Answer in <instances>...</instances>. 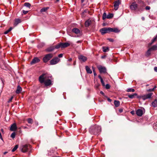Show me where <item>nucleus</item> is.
<instances>
[{
  "label": "nucleus",
  "mask_w": 157,
  "mask_h": 157,
  "mask_svg": "<svg viewBox=\"0 0 157 157\" xmlns=\"http://www.w3.org/2000/svg\"><path fill=\"white\" fill-rule=\"evenodd\" d=\"M46 73H43L40 75L39 78V81L40 83H44L46 86H48L52 84V82L51 80L48 79L45 80L47 78H51L52 76H47Z\"/></svg>",
  "instance_id": "1"
},
{
  "label": "nucleus",
  "mask_w": 157,
  "mask_h": 157,
  "mask_svg": "<svg viewBox=\"0 0 157 157\" xmlns=\"http://www.w3.org/2000/svg\"><path fill=\"white\" fill-rule=\"evenodd\" d=\"M89 132L91 134L98 135L101 132V128L100 126L98 125H92L90 127Z\"/></svg>",
  "instance_id": "2"
},
{
  "label": "nucleus",
  "mask_w": 157,
  "mask_h": 157,
  "mask_svg": "<svg viewBox=\"0 0 157 157\" xmlns=\"http://www.w3.org/2000/svg\"><path fill=\"white\" fill-rule=\"evenodd\" d=\"M53 56L52 54L50 53L46 55L43 59L44 63H46Z\"/></svg>",
  "instance_id": "3"
},
{
  "label": "nucleus",
  "mask_w": 157,
  "mask_h": 157,
  "mask_svg": "<svg viewBox=\"0 0 157 157\" xmlns=\"http://www.w3.org/2000/svg\"><path fill=\"white\" fill-rule=\"evenodd\" d=\"M31 147V145H30L25 144L23 145L21 147V151L23 152H25L28 151Z\"/></svg>",
  "instance_id": "4"
},
{
  "label": "nucleus",
  "mask_w": 157,
  "mask_h": 157,
  "mask_svg": "<svg viewBox=\"0 0 157 157\" xmlns=\"http://www.w3.org/2000/svg\"><path fill=\"white\" fill-rule=\"evenodd\" d=\"M60 59L57 57H56L51 59L50 62L51 65H55L59 62Z\"/></svg>",
  "instance_id": "5"
},
{
  "label": "nucleus",
  "mask_w": 157,
  "mask_h": 157,
  "mask_svg": "<svg viewBox=\"0 0 157 157\" xmlns=\"http://www.w3.org/2000/svg\"><path fill=\"white\" fill-rule=\"evenodd\" d=\"M130 8L132 10H136L138 9V5L135 2H133L130 6Z\"/></svg>",
  "instance_id": "6"
},
{
  "label": "nucleus",
  "mask_w": 157,
  "mask_h": 157,
  "mask_svg": "<svg viewBox=\"0 0 157 157\" xmlns=\"http://www.w3.org/2000/svg\"><path fill=\"white\" fill-rule=\"evenodd\" d=\"M100 73H105L106 72V69L105 67L101 66H99L98 67Z\"/></svg>",
  "instance_id": "7"
},
{
  "label": "nucleus",
  "mask_w": 157,
  "mask_h": 157,
  "mask_svg": "<svg viewBox=\"0 0 157 157\" xmlns=\"http://www.w3.org/2000/svg\"><path fill=\"white\" fill-rule=\"evenodd\" d=\"M114 9L116 10H118L119 5L120 4V2L119 0L117 1H115L114 3Z\"/></svg>",
  "instance_id": "8"
},
{
  "label": "nucleus",
  "mask_w": 157,
  "mask_h": 157,
  "mask_svg": "<svg viewBox=\"0 0 157 157\" xmlns=\"http://www.w3.org/2000/svg\"><path fill=\"white\" fill-rule=\"evenodd\" d=\"M78 58L81 61L83 62L86 61L87 59L86 57L83 55L79 56H78Z\"/></svg>",
  "instance_id": "9"
},
{
  "label": "nucleus",
  "mask_w": 157,
  "mask_h": 157,
  "mask_svg": "<svg viewBox=\"0 0 157 157\" xmlns=\"http://www.w3.org/2000/svg\"><path fill=\"white\" fill-rule=\"evenodd\" d=\"M17 128L16 124L14 123L12 124L10 127V130L11 131H15Z\"/></svg>",
  "instance_id": "10"
},
{
  "label": "nucleus",
  "mask_w": 157,
  "mask_h": 157,
  "mask_svg": "<svg viewBox=\"0 0 157 157\" xmlns=\"http://www.w3.org/2000/svg\"><path fill=\"white\" fill-rule=\"evenodd\" d=\"M40 61V59L37 57H35L31 62V64H33L39 62Z\"/></svg>",
  "instance_id": "11"
},
{
  "label": "nucleus",
  "mask_w": 157,
  "mask_h": 157,
  "mask_svg": "<svg viewBox=\"0 0 157 157\" xmlns=\"http://www.w3.org/2000/svg\"><path fill=\"white\" fill-rule=\"evenodd\" d=\"M100 31L102 35L108 33V28H104L101 29L100 30Z\"/></svg>",
  "instance_id": "12"
},
{
  "label": "nucleus",
  "mask_w": 157,
  "mask_h": 157,
  "mask_svg": "<svg viewBox=\"0 0 157 157\" xmlns=\"http://www.w3.org/2000/svg\"><path fill=\"white\" fill-rule=\"evenodd\" d=\"M136 113L137 116L141 117L143 114V111L141 109H138L136 111Z\"/></svg>",
  "instance_id": "13"
},
{
  "label": "nucleus",
  "mask_w": 157,
  "mask_h": 157,
  "mask_svg": "<svg viewBox=\"0 0 157 157\" xmlns=\"http://www.w3.org/2000/svg\"><path fill=\"white\" fill-rule=\"evenodd\" d=\"M61 48H64L70 46V44L67 42L64 43H61Z\"/></svg>",
  "instance_id": "14"
},
{
  "label": "nucleus",
  "mask_w": 157,
  "mask_h": 157,
  "mask_svg": "<svg viewBox=\"0 0 157 157\" xmlns=\"http://www.w3.org/2000/svg\"><path fill=\"white\" fill-rule=\"evenodd\" d=\"M91 21L89 19L86 21L85 23V25L86 27H88L91 24Z\"/></svg>",
  "instance_id": "15"
},
{
  "label": "nucleus",
  "mask_w": 157,
  "mask_h": 157,
  "mask_svg": "<svg viewBox=\"0 0 157 157\" xmlns=\"http://www.w3.org/2000/svg\"><path fill=\"white\" fill-rule=\"evenodd\" d=\"M72 32L76 34H78L80 33L79 30L77 28H74L72 29Z\"/></svg>",
  "instance_id": "16"
},
{
  "label": "nucleus",
  "mask_w": 157,
  "mask_h": 157,
  "mask_svg": "<svg viewBox=\"0 0 157 157\" xmlns=\"http://www.w3.org/2000/svg\"><path fill=\"white\" fill-rule=\"evenodd\" d=\"M22 90L21 87L19 86L18 85L17 86V89L16 91V93L17 94H20Z\"/></svg>",
  "instance_id": "17"
},
{
  "label": "nucleus",
  "mask_w": 157,
  "mask_h": 157,
  "mask_svg": "<svg viewBox=\"0 0 157 157\" xmlns=\"http://www.w3.org/2000/svg\"><path fill=\"white\" fill-rule=\"evenodd\" d=\"M85 69L87 73L91 74L92 73V71L88 66L85 67Z\"/></svg>",
  "instance_id": "18"
},
{
  "label": "nucleus",
  "mask_w": 157,
  "mask_h": 157,
  "mask_svg": "<svg viewBox=\"0 0 157 157\" xmlns=\"http://www.w3.org/2000/svg\"><path fill=\"white\" fill-rule=\"evenodd\" d=\"M54 46L50 47L46 49V51L48 52H51L53 51L55 49Z\"/></svg>",
  "instance_id": "19"
},
{
  "label": "nucleus",
  "mask_w": 157,
  "mask_h": 157,
  "mask_svg": "<svg viewBox=\"0 0 157 157\" xmlns=\"http://www.w3.org/2000/svg\"><path fill=\"white\" fill-rule=\"evenodd\" d=\"M136 96H138L137 94L136 93H135V94H132L129 95H128V97L129 98H131V99H132V98H135V97Z\"/></svg>",
  "instance_id": "20"
},
{
  "label": "nucleus",
  "mask_w": 157,
  "mask_h": 157,
  "mask_svg": "<svg viewBox=\"0 0 157 157\" xmlns=\"http://www.w3.org/2000/svg\"><path fill=\"white\" fill-rule=\"evenodd\" d=\"M114 104L116 107H118L120 105V101H119L115 100L114 101Z\"/></svg>",
  "instance_id": "21"
},
{
  "label": "nucleus",
  "mask_w": 157,
  "mask_h": 157,
  "mask_svg": "<svg viewBox=\"0 0 157 157\" xmlns=\"http://www.w3.org/2000/svg\"><path fill=\"white\" fill-rule=\"evenodd\" d=\"M157 39V35L155 37L151 40V42L149 44V45H151L153 44Z\"/></svg>",
  "instance_id": "22"
},
{
  "label": "nucleus",
  "mask_w": 157,
  "mask_h": 157,
  "mask_svg": "<svg viewBox=\"0 0 157 157\" xmlns=\"http://www.w3.org/2000/svg\"><path fill=\"white\" fill-rule=\"evenodd\" d=\"M137 97L139 99L142 98L144 100L147 99L145 95L143 96H138Z\"/></svg>",
  "instance_id": "23"
},
{
  "label": "nucleus",
  "mask_w": 157,
  "mask_h": 157,
  "mask_svg": "<svg viewBox=\"0 0 157 157\" xmlns=\"http://www.w3.org/2000/svg\"><path fill=\"white\" fill-rule=\"evenodd\" d=\"M150 49L152 50H157V45H155L149 48Z\"/></svg>",
  "instance_id": "24"
},
{
  "label": "nucleus",
  "mask_w": 157,
  "mask_h": 157,
  "mask_svg": "<svg viewBox=\"0 0 157 157\" xmlns=\"http://www.w3.org/2000/svg\"><path fill=\"white\" fill-rule=\"evenodd\" d=\"M151 49H150V48H149L148 50L147 51V52H146V56H147V57H148L151 54Z\"/></svg>",
  "instance_id": "25"
},
{
  "label": "nucleus",
  "mask_w": 157,
  "mask_h": 157,
  "mask_svg": "<svg viewBox=\"0 0 157 157\" xmlns=\"http://www.w3.org/2000/svg\"><path fill=\"white\" fill-rule=\"evenodd\" d=\"M152 105L154 107H157V99H155L152 103Z\"/></svg>",
  "instance_id": "26"
},
{
  "label": "nucleus",
  "mask_w": 157,
  "mask_h": 157,
  "mask_svg": "<svg viewBox=\"0 0 157 157\" xmlns=\"http://www.w3.org/2000/svg\"><path fill=\"white\" fill-rule=\"evenodd\" d=\"M49 8L48 7H44L42 8L40 10V12L41 13L43 12H45Z\"/></svg>",
  "instance_id": "27"
},
{
  "label": "nucleus",
  "mask_w": 157,
  "mask_h": 157,
  "mask_svg": "<svg viewBox=\"0 0 157 157\" xmlns=\"http://www.w3.org/2000/svg\"><path fill=\"white\" fill-rule=\"evenodd\" d=\"M103 51L104 52H106L109 50V48L107 47H102Z\"/></svg>",
  "instance_id": "28"
},
{
  "label": "nucleus",
  "mask_w": 157,
  "mask_h": 157,
  "mask_svg": "<svg viewBox=\"0 0 157 157\" xmlns=\"http://www.w3.org/2000/svg\"><path fill=\"white\" fill-rule=\"evenodd\" d=\"M55 48L58 49L60 48H61V44L60 43L58 44H57L55 46H54Z\"/></svg>",
  "instance_id": "29"
},
{
  "label": "nucleus",
  "mask_w": 157,
  "mask_h": 157,
  "mask_svg": "<svg viewBox=\"0 0 157 157\" xmlns=\"http://www.w3.org/2000/svg\"><path fill=\"white\" fill-rule=\"evenodd\" d=\"M152 94V93H150L145 95L147 99L150 98Z\"/></svg>",
  "instance_id": "30"
},
{
  "label": "nucleus",
  "mask_w": 157,
  "mask_h": 157,
  "mask_svg": "<svg viewBox=\"0 0 157 157\" xmlns=\"http://www.w3.org/2000/svg\"><path fill=\"white\" fill-rule=\"evenodd\" d=\"M27 121L29 124H32L33 123V120L30 118H29L28 119Z\"/></svg>",
  "instance_id": "31"
},
{
  "label": "nucleus",
  "mask_w": 157,
  "mask_h": 157,
  "mask_svg": "<svg viewBox=\"0 0 157 157\" xmlns=\"http://www.w3.org/2000/svg\"><path fill=\"white\" fill-rule=\"evenodd\" d=\"M21 22L20 19H16L15 20V24L17 25L18 23H20Z\"/></svg>",
  "instance_id": "32"
},
{
  "label": "nucleus",
  "mask_w": 157,
  "mask_h": 157,
  "mask_svg": "<svg viewBox=\"0 0 157 157\" xmlns=\"http://www.w3.org/2000/svg\"><path fill=\"white\" fill-rule=\"evenodd\" d=\"M113 14L112 13H110L107 16V18L108 19H110L112 18L113 17Z\"/></svg>",
  "instance_id": "33"
},
{
  "label": "nucleus",
  "mask_w": 157,
  "mask_h": 157,
  "mask_svg": "<svg viewBox=\"0 0 157 157\" xmlns=\"http://www.w3.org/2000/svg\"><path fill=\"white\" fill-rule=\"evenodd\" d=\"M18 145H16L14 147H13V149L12 150V152H14L18 148Z\"/></svg>",
  "instance_id": "34"
},
{
  "label": "nucleus",
  "mask_w": 157,
  "mask_h": 157,
  "mask_svg": "<svg viewBox=\"0 0 157 157\" xmlns=\"http://www.w3.org/2000/svg\"><path fill=\"white\" fill-rule=\"evenodd\" d=\"M12 27L10 28L8 30L4 32V34H7L12 30Z\"/></svg>",
  "instance_id": "35"
},
{
  "label": "nucleus",
  "mask_w": 157,
  "mask_h": 157,
  "mask_svg": "<svg viewBox=\"0 0 157 157\" xmlns=\"http://www.w3.org/2000/svg\"><path fill=\"white\" fill-rule=\"evenodd\" d=\"M120 32V30L117 28H113V32L115 33H118Z\"/></svg>",
  "instance_id": "36"
},
{
  "label": "nucleus",
  "mask_w": 157,
  "mask_h": 157,
  "mask_svg": "<svg viewBox=\"0 0 157 157\" xmlns=\"http://www.w3.org/2000/svg\"><path fill=\"white\" fill-rule=\"evenodd\" d=\"M24 6L27 7H30L31 4L29 3L26 2L24 3Z\"/></svg>",
  "instance_id": "37"
},
{
  "label": "nucleus",
  "mask_w": 157,
  "mask_h": 157,
  "mask_svg": "<svg viewBox=\"0 0 157 157\" xmlns=\"http://www.w3.org/2000/svg\"><path fill=\"white\" fill-rule=\"evenodd\" d=\"M127 91L128 92H134L135 91V90L133 89L128 88L127 89Z\"/></svg>",
  "instance_id": "38"
},
{
  "label": "nucleus",
  "mask_w": 157,
  "mask_h": 157,
  "mask_svg": "<svg viewBox=\"0 0 157 157\" xmlns=\"http://www.w3.org/2000/svg\"><path fill=\"white\" fill-rule=\"evenodd\" d=\"M107 15L105 13H103L102 15V19L103 20H105L106 18H107Z\"/></svg>",
  "instance_id": "39"
},
{
  "label": "nucleus",
  "mask_w": 157,
  "mask_h": 157,
  "mask_svg": "<svg viewBox=\"0 0 157 157\" xmlns=\"http://www.w3.org/2000/svg\"><path fill=\"white\" fill-rule=\"evenodd\" d=\"M15 132H13L11 135V137H12L13 138H15Z\"/></svg>",
  "instance_id": "40"
},
{
  "label": "nucleus",
  "mask_w": 157,
  "mask_h": 157,
  "mask_svg": "<svg viewBox=\"0 0 157 157\" xmlns=\"http://www.w3.org/2000/svg\"><path fill=\"white\" fill-rule=\"evenodd\" d=\"M108 32H113V28H108Z\"/></svg>",
  "instance_id": "41"
},
{
  "label": "nucleus",
  "mask_w": 157,
  "mask_h": 157,
  "mask_svg": "<svg viewBox=\"0 0 157 157\" xmlns=\"http://www.w3.org/2000/svg\"><path fill=\"white\" fill-rule=\"evenodd\" d=\"M48 155H52V153H53V150H49L48 151Z\"/></svg>",
  "instance_id": "42"
},
{
  "label": "nucleus",
  "mask_w": 157,
  "mask_h": 157,
  "mask_svg": "<svg viewBox=\"0 0 157 157\" xmlns=\"http://www.w3.org/2000/svg\"><path fill=\"white\" fill-rule=\"evenodd\" d=\"M101 82L102 86H105V85L104 82L103 80L102 79V78H101Z\"/></svg>",
  "instance_id": "43"
},
{
  "label": "nucleus",
  "mask_w": 157,
  "mask_h": 157,
  "mask_svg": "<svg viewBox=\"0 0 157 157\" xmlns=\"http://www.w3.org/2000/svg\"><path fill=\"white\" fill-rule=\"evenodd\" d=\"M110 86L109 84H107L105 85V88L107 89H109L110 88Z\"/></svg>",
  "instance_id": "44"
},
{
  "label": "nucleus",
  "mask_w": 157,
  "mask_h": 157,
  "mask_svg": "<svg viewBox=\"0 0 157 157\" xmlns=\"http://www.w3.org/2000/svg\"><path fill=\"white\" fill-rule=\"evenodd\" d=\"M22 12L24 14H25L28 13V11H25V10H23L22 11Z\"/></svg>",
  "instance_id": "45"
},
{
  "label": "nucleus",
  "mask_w": 157,
  "mask_h": 157,
  "mask_svg": "<svg viewBox=\"0 0 157 157\" xmlns=\"http://www.w3.org/2000/svg\"><path fill=\"white\" fill-rule=\"evenodd\" d=\"M63 56V54H59L58 56L59 58H61Z\"/></svg>",
  "instance_id": "46"
},
{
  "label": "nucleus",
  "mask_w": 157,
  "mask_h": 157,
  "mask_svg": "<svg viewBox=\"0 0 157 157\" xmlns=\"http://www.w3.org/2000/svg\"><path fill=\"white\" fill-rule=\"evenodd\" d=\"M147 91L148 92H152L154 91V89H148L147 90Z\"/></svg>",
  "instance_id": "47"
},
{
  "label": "nucleus",
  "mask_w": 157,
  "mask_h": 157,
  "mask_svg": "<svg viewBox=\"0 0 157 157\" xmlns=\"http://www.w3.org/2000/svg\"><path fill=\"white\" fill-rule=\"evenodd\" d=\"M13 97H12L9 100V101H8V102H11L13 99Z\"/></svg>",
  "instance_id": "48"
},
{
  "label": "nucleus",
  "mask_w": 157,
  "mask_h": 157,
  "mask_svg": "<svg viewBox=\"0 0 157 157\" xmlns=\"http://www.w3.org/2000/svg\"><path fill=\"white\" fill-rule=\"evenodd\" d=\"M0 131L1 132V133L2 134H4V129L3 128H1Z\"/></svg>",
  "instance_id": "49"
},
{
  "label": "nucleus",
  "mask_w": 157,
  "mask_h": 157,
  "mask_svg": "<svg viewBox=\"0 0 157 157\" xmlns=\"http://www.w3.org/2000/svg\"><path fill=\"white\" fill-rule=\"evenodd\" d=\"M145 9L146 10H149L150 9V7L149 6H147Z\"/></svg>",
  "instance_id": "50"
},
{
  "label": "nucleus",
  "mask_w": 157,
  "mask_h": 157,
  "mask_svg": "<svg viewBox=\"0 0 157 157\" xmlns=\"http://www.w3.org/2000/svg\"><path fill=\"white\" fill-rule=\"evenodd\" d=\"M108 40L110 42H113V40L112 38H109Z\"/></svg>",
  "instance_id": "51"
},
{
  "label": "nucleus",
  "mask_w": 157,
  "mask_h": 157,
  "mask_svg": "<svg viewBox=\"0 0 157 157\" xmlns=\"http://www.w3.org/2000/svg\"><path fill=\"white\" fill-rule=\"evenodd\" d=\"M154 70L155 72H157V67H155L154 68Z\"/></svg>",
  "instance_id": "52"
},
{
  "label": "nucleus",
  "mask_w": 157,
  "mask_h": 157,
  "mask_svg": "<svg viewBox=\"0 0 157 157\" xmlns=\"http://www.w3.org/2000/svg\"><path fill=\"white\" fill-rule=\"evenodd\" d=\"M119 111L120 113H121L123 111V109H120Z\"/></svg>",
  "instance_id": "53"
},
{
  "label": "nucleus",
  "mask_w": 157,
  "mask_h": 157,
  "mask_svg": "<svg viewBox=\"0 0 157 157\" xmlns=\"http://www.w3.org/2000/svg\"><path fill=\"white\" fill-rule=\"evenodd\" d=\"M68 61L69 62H71L72 61V59L71 58H69L68 60Z\"/></svg>",
  "instance_id": "54"
},
{
  "label": "nucleus",
  "mask_w": 157,
  "mask_h": 157,
  "mask_svg": "<svg viewBox=\"0 0 157 157\" xmlns=\"http://www.w3.org/2000/svg\"><path fill=\"white\" fill-rule=\"evenodd\" d=\"M93 71L94 75L96 76V73L95 71L93 69Z\"/></svg>",
  "instance_id": "55"
},
{
  "label": "nucleus",
  "mask_w": 157,
  "mask_h": 157,
  "mask_svg": "<svg viewBox=\"0 0 157 157\" xmlns=\"http://www.w3.org/2000/svg\"><path fill=\"white\" fill-rule=\"evenodd\" d=\"M82 41L81 40H78V41L77 42V43H81L82 42Z\"/></svg>",
  "instance_id": "56"
},
{
  "label": "nucleus",
  "mask_w": 157,
  "mask_h": 157,
  "mask_svg": "<svg viewBox=\"0 0 157 157\" xmlns=\"http://www.w3.org/2000/svg\"><path fill=\"white\" fill-rule=\"evenodd\" d=\"M108 101L109 102H111V100L109 98H108Z\"/></svg>",
  "instance_id": "57"
},
{
  "label": "nucleus",
  "mask_w": 157,
  "mask_h": 157,
  "mask_svg": "<svg viewBox=\"0 0 157 157\" xmlns=\"http://www.w3.org/2000/svg\"><path fill=\"white\" fill-rule=\"evenodd\" d=\"M156 88V86H155L154 88H153L154 89V90Z\"/></svg>",
  "instance_id": "58"
},
{
  "label": "nucleus",
  "mask_w": 157,
  "mask_h": 157,
  "mask_svg": "<svg viewBox=\"0 0 157 157\" xmlns=\"http://www.w3.org/2000/svg\"><path fill=\"white\" fill-rule=\"evenodd\" d=\"M100 93L102 94H104V93L102 91H101Z\"/></svg>",
  "instance_id": "59"
},
{
  "label": "nucleus",
  "mask_w": 157,
  "mask_h": 157,
  "mask_svg": "<svg viewBox=\"0 0 157 157\" xmlns=\"http://www.w3.org/2000/svg\"><path fill=\"white\" fill-rule=\"evenodd\" d=\"M144 18L143 17H142V20L143 21H144Z\"/></svg>",
  "instance_id": "60"
},
{
  "label": "nucleus",
  "mask_w": 157,
  "mask_h": 157,
  "mask_svg": "<svg viewBox=\"0 0 157 157\" xmlns=\"http://www.w3.org/2000/svg\"><path fill=\"white\" fill-rule=\"evenodd\" d=\"M7 153V152H6H6H5L4 153V155H5V154H6V153Z\"/></svg>",
  "instance_id": "61"
},
{
  "label": "nucleus",
  "mask_w": 157,
  "mask_h": 157,
  "mask_svg": "<svg viewBox=\"0 0 157 157\" xmlns=\"http://www.w3.org/2000/svg\"><path fill=\"white\" fill-rule=\"evenodd\" d=\"M105 57V56H102L101 58L102 59H103Z\"/></svg>",
  "instance_id": "62"
},
{
  "label": "nucleus",
  "mask_w": 157,
  "mask_h": 157,
  "mask_svg": "<svg viewBox=\"0 0 157 157\" xmlns=\"http://www.w3.org/2000/svg\"><path fill=\"white\" fill-rule=\"evenodd\" d=\"M82 3H83L84 2V0H81Z\"/></svg>",
  "instance_id": "63"
},
{
  "label": "nucleus",
  "mask_w": 157,
  "mask_h": 157,
  "mask_svg": "<svg viewBox=\"0 0 157 157\" xmlns=\"http://www.w3.org/2000/svg\"><path fill=\"white\" fill-rule=\"evenodd\" d=\"M99 78L100 79V80H101V76H98Z\"/></svg>",
  "instance_id": "64"
}]
</instances>
